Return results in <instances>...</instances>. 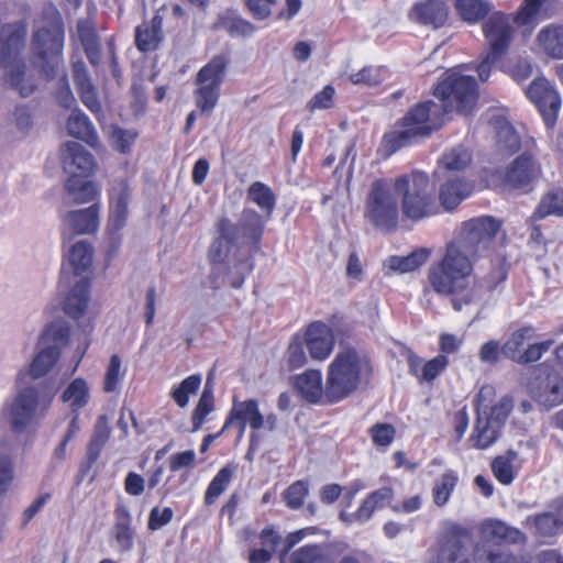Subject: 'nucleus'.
<instances>
[{
  "mask_svg": "<svg viewBox=\"0 0 563 563\" xmlns=\"http://www.w3.org/2000/svg\"><path fill=\"white\" fill-rule=\"evenodd\" d=\"M434 96L441 101L420 102L402 118L400 129L384 136V146L391 154L402 146L429 136L443 123V117L453 111L471 112L477 101L476 84L473 77L452 69L434 89Z\"/></svg>",
  "mask_w": 563,
  "mask_h": 563,
  "instance_id": "nucleus-1",
  "label": "nucleus"
},
{
  "mask_svg": "<svg viewBox=\"0 0 563 563\" xmlns=\"http://www.w3.org/2000/svg\"><path fill=\"white\" fill-rule=\"evenodd\" d=\"M479 257L460 240L448 243L442 258L429 268V282L433 290L440 295H451L452 307L462 311L471 307H479L487 297L507 277L504 260H489L492 269L482 277L483 283L467 287L474 265Z\"/></svg>",
  "mask_w": 563,
  "mask_h": 563,
  "instance_id": "nucleus-2",
  "label": "nucleus"
},
{
  "mask_svg": "<svg viewBox=\"0 0 563 563\" xmlns=\"http://www.w3.org/2000/svg\"><path fill=\"white\" fill-rule=\"evenodd\" d=\"M31 46L33 63L46 79L60 75L55 98L60 107L70 109L76 100L64 71V29L57 10L45 12V20L34 33Z\"/></svg>",
  "mask_w": 563,
  "mask_h": 563,
  "instance_id": "nucleus-3",
  "label": "nucleus"
},
{
  "mask_svg": "<svg viewBox=\"0 0 563 563\" xmlns=\"http://www.w3.org/2000/svg\"><path fill=\"white\" fill-rule=\"evenodd\" d=\"M54 396L47 383H14V391L0 406V429L14 435L27 432L45 417Z\"/></svg>",
  "mask_w": 563,
  "mask_h": 563,
  "instance_id": "nucleus-4",
  "label": "nucleus"
},
{
  "mask_svg": "<svg viewBox=\"0 0 563 563\" xmlns=\"http://www.w3.org/2000/svg\"><path fill=\"white\" fill-rule=\"evenodd\" d=\"M545 1L525 0L514 19L505 13L496 12L483 23L482 30L487 44V53L477 66L478 77L482 81L488 79L492 67L508 52L515 34L512 23L534 26Z\"/></svg>",
  "mask_w": 563,
  "mask_h": 563,
  "instance_id": "nucleus-5",
  "label": "nucleus"
},
{
  "mask_svg": "<svg viewBox=\"0 0 563 563\" xmlns=\"http://www.w3.org/2000/svg\"><path fill=\"white\" fill-rule=\"evenodd\" d=\"M268 220L266 216L251 208L242 211L238 224L222 219L218 224L219 235L209 247L210 261L230 264L238 257L242 247L257 246Z\"/></svg>",
  "mask_w": 563,
  "mask_h": 563,
  "instance_id": "nucleus-6",
  "label": "nucleus"
},
{
  "mask_svg": "<svg viewBox=\"0 0 563 563\" xmlns=\"http://www.w3.org/2000/svg\"><path fill=\"white\" fill-rule=\"evenodd\" d=\"M371 372L367 356L354 347H343L330 363L325 380V400L335 404L357 389Z\"/></svg>",
  "mask_w": 563,
  "mask_h": 563,
  "instance_id": "nucleus-7",
  "label": "nucleus"
},
{
  "mask_svg": "<svg viewBox=\"0 0 563 563\" xmlns=\"http://www.w3.org/2000/svg\"><path fill=\"white\" fill-rule=\"evenodd\" d=\"M496 391L490 385L483 386L476 398L477 419L471 435L473 446L489 448L498 439L511 409V398L504 396L495 401Z\"/></svg>",
  "mask_w": 563,
  "mask_h": 563,
  "instance_id": "nucleus-8",
  "label": "nucleus"
},
{
  "mask_svg": "<svg viewBox=\"0 0 563 563\" xmlns=\"http://www.w3.org/2000/svg\"><path fill=\"white\" fill-rule=\"evenodd\" d=\"M26 26L23 23L3 25L0 30V59L3 62L10 85L22 97H29L35 90V80L25 65L15 57L24 47Z\"/></svg>",
  "mask_w": 563,
  "mask_h": 563,
  "instance_id": "nucleus-9",
  "label": "nucleus"
},
{
  "mask_svg": "<svg viewBox=\"0 0 563 563\" xmlns=\"http://www.w3.org/2000/svg\"><path fill=\"white\" fill-rule=\"evenodd\" d=\"M394 189L401 201V211L410 220L418 221L437 213L433 190L426 173L415 170L394 180Z\"/></svg>",
  "mask_w": 563,
  "mask_h": 563,
  "instance_id": "nucleus-10",
  "label": "nucleus"
},
{
  "mask_svg": "<svg viewBox=\"0 0 563 563\" xmlns=\"http://www.w3.org/2000/svg\"><path fill=\"white\" fill-rule=\"evenodd\" d=\"M399 214L398 196L393 179H377L367 196L365 217L382 230L397 225Z\"/></svg>",
  "mask_w": 563,
  "mask_h": 563,
  "instance_id": "nucleus-11",
  "label": "nucleus"
},
{
  "mask_svg": "<svg viewBox=\"0 0 563 563\" xmlns=\"http://www.w3.org/2000/svg\"><path fill=\"white\" fill-rule=\"evenodd\" d=\"M227 65V57L217 55L197 74L196 84L198 89L195 92V100L197 107L205 113L212 112L217 106Z\"/></svg>",
  "mask_w": 563,
  "mask_h": 563,
  "instance_id": "nucleus-12",
  "label": "nucleus"
},
{
  "mask_svg": "<svg viewBox=\"0 0 563 563\" xmlns=\"http://www.w3.org/2000/svg\"><path fill=\"white\" fill-rule=\"evenodd\" d=\"M132 191L124 180L114 185L110 191V217L107 225V252L112 255L121 245L120 231L124 228L128 220V205L131 200Z\"/></svg>",
  "mask_w": 563,
  "mask_h": 563,
  "instance_id": "nucleus-13",
  "label": "nucleus"
},
{
  "mask_svg": "<svg viewBox=\"0 0 563 563\" xmlns=\"http://www.w3.org/2000/svg\"><path fill=\"white\" fill-rule=\"evenodd\" d=\"M468 536L464 529L453 525L430 550L428 563H470L466 541Z\"/></svg>",
  "mask_w": 563,
  "mask_h": 563,
  "instance_id": "nucleus-14",
  "label": "nucleus"
},
{
  "mask_svg": "<svg viewBox=\"0 0 563 563\" xmlns=\"http://www.w3.org/2000/svg\"><path fill=\"white\" fill-rule=\"evenodd\" d=\"M500 225L501 223L493 217L474 218L463 223L457 240L465 243L475 255L482 257L488 252Z\"/></svg>",
  "mask_w": 563,
  "mask_h": 563,
  "instance_id": "nucleus-15",
  "label": "nucleus"
},
{
  "mask_svg": "<svg viewBox=\"0 0 563 563\" xmlns=\"http://www.w3.org/2000/svg\"><path fill=\"white\" fill-rule=\"evenodd\" d=\"M526 93L539 109L547 126L552 128L561 108V97L555 87L545 78H537Z\"/></svg>",
  "mask_w": 563,
  "mask_h": 563,
  "instance_id": "nucleus-16",
  "label": "nucleus"
},
{
  "mask_svg": "<svg viewBox=\"0 0 563 563\" xmlns=\"http://www.w3.org/2000/svg\"><path fill=\"white\" fill-rule=\"evenodd\" d=\"M60 355L55 347L41 345L27 365L22 366L14 376L15 384H31L27 378L40 379L46 376L58 362Z\"/></svg>",
  "mask_w": 563,
  "mask_h": 563,
  "instance_id": "nucleus-17",
  "label": "nucleus"
},
{
  "mask_svg": "<svg viewBox=\"0 0 563 563\" xmlns=\"http://www.w3.org/2000/svg\"><path fill=\"white\" fill-rule=\"evenodd\" d=\"M62 164L70 177H86L96 166L92 154L74 141L65 143L62 148Z\"/></svg>",
  "mask_w": 563,
  "mask_h": 563,
  "instance_id": "nucleus-18",
  "label": "nucleus"
},
{
  "mask_svg": "<svg viewBox=\"0 0 563 563\" xmlns=\"http://www.w3.org/2000/svg\"><path fill=\"white\" fill-rule=\"evenodd\" d=\"M305 342L311 358L324 361L333 350L334 335L329 325L316 321L308 325L305 333Z\"/></svg>",
  "mask_w": 563,
  "mask_h": 563,
  "instance_id": "nucleus-19",
  "label": "nucleus"
},
{
  "mask_svg": "<svg viewBox=\"0 0 563 563\" xmlns=\"http://www.w3.org/2000/svg\"><path fill=\"white\" fill-rule=\"evenodd\" d=\"M532 398L543 407L551 408L563 402V378L555 372L537 378L530 385Z\"/></svg>",
  "mask_w": 563,
  "mask_h": 563,
  "instance_id": "nucleus-20",
  "label": "nucleus"
},
{
  "mask_svg": "<svg viewBox=\"0 0 563 563\" xmlns=\"http://www.w3.org/2000/svg\"><path fill=\"white\" fill-rule=\"evenodd\" d=\"M99 214L100 206L98 203L86 209L67 212L63 220L64 235L95 233L100 224Z\"/></svg>",
  "mask_w": 563,
  "mask_h": 563,
  "instance_id": "nucleus-21",
  "label": "nucleus"
},
{
  "mask_svg": "<svg viewBox=\"0 0 563 563\" xmlns=\"http://www.w3.org/2000/svg\"><path fill=\"white\" fill-rule=\"evenodd\" d=\"M523 533L499 520H487L481 527V541L476 545L498 547L501 542L522 543Z\"/></svg>",
  "mask_w": 563,
  "mask_h": 563,
  "instance_id": "nucleus-22",
  "label": "nucleus"
},
{
  "mask_svg": "<svg viewBox=\"0 0 563 563\" xmlns=\"http://www.w3.org/2000/svg\"><path fill=\"white\" fill-rule=\"evenodd\" d=\"M234 422L247 424L254 431L264 428V416L260 411L258 401L255 399L238 400L234 398L222 431L233 426Z\"/></svg>",
  "mask_w": 563,
  "mask_h": 563,
  "instance_id": "nucleus-23",
  "label": "nucleus"
},
{
  "mask_svg": "<svg viewBox=\"0 0 563 563\" xmlns=\"http://www.w3.org/2000/svg\"><path fill=\"white\" fill-rule=\"evenodd\" d=\"M449 18V8L443 0H424L417 2L411 11L410 19L433 29L442 27Z\"/></svg>",
  "mask_w": 563,
  "mask_h": 563,
  "instance_id": "nucleus-24",
  "label": "nucleus"
},
{
  "mask_svg": "<svg viewBox=\"0 0 563 563\" xmlns=\"http://www.w3.org/2000/svg\"><path fill=\"white\" fill-rule=\"evenodd\" d=\"M540 165L529 154L518 156L507 168L505 181L511 187H523L540 175Z\"/></svg>",
  "mask_w": 563,
  "mask_h": 563,
  "instance_id": "nucleus-25",
  "label": "nucleus"
},
{
  "mask_svg": "<svg viewBox=\"0 0 563 563\" xmlns=\"http://www.w3.org/2000/svg\"><path fill=\"white\" fill-rule=\"evenodd\" d=\"M115 522L112 528V537L119 552H129L134 545V529L129 508L119 504L114 510Z\"/></svg>",
  "mask_w": 563,
  "mask_h": 563,
  "instance_id": "nucleus-26",
  "label": "nucleus"
},
{
  "mask_svg": "<svg viewBox=\"0 0 563 563\" xmlns=\"http://www.w3.org/2000/svg\"><path fill=\"white\" fill-rule=\"evenodd\" d=\"M89 287L90 280L88 276H82L74 282L63 306L68 317L79 319L85 314L90 301Z\"/></svg>",
  "mask_w": 563,
  "mask_h": 563,
  "instance_id": "nucleus-27",
  "label": "nucleus"
},
{
  "mask_svg": "<svg viewBox=\"0 0 563 563\" xmlns=\"http://www.w3.org/2000/svg\"><path fill=\"white\" fill-rule=\"evenodd\" d=\"M336 548L333 543L306 544L289 554L282 553L280 563H329Z\"/></svg>",
  "mask_w": 563,
  "mask_h": 563,
  "instance_id": "nucleus-28",
  "label": "nucleus"
},
{
  "mask_svg": "<svg viewBox=\"0 0 563 563\" xmlns=\"http://www.w3.org/2000/svg\"><path fill=\"white\" fill-rule=\"evenodd\" d=\"M92 257L93 250L89 243L85 241L76 242L67 253L63 275H66L67 267H69L77 279L82 276H88L87 273L92 264Z\"/></svg>",
  "mask_w": 563,
  "mask_h": 563,
  "instance_id": "nucleus-29",
  "label": "nucleus"
},
{
  "mask_svg": "<svg viewBox=\"0 0 563 563\" xmlns=\"http://www.w3.org/2000/svg\"><path fill=\"white\" fill-rule=\"evenodd\" d=\"M445 183L440 187V200L442 206L448 209H454L473 191V185L459 176L444 177Z\"/></svg>",
  "mask_w": 563,
  "mask_h": 563,
  "instance_id": "nucleus-30",
  "label": "nucleus"
},
{
  "mask_svg": "<svg viewBox=\"0 0 563 563\" xmlns=\"http://www.w3.org/2000/svg\"><path fill=\"white\" fill-rule=\"evenodd\" d=\"M527 525L540 537H553L563 529V499L558 501L555 511H548L527 518Z\"/></svg>",
  "mask_w": 563,
  "mask_h": 563,
  "instance_id": "nucleus-31",
  "label": "nucleus"
},
{
  "mask_svg": "<svg viewBox=\"0 0 563 563\" xmlns=\"http://www.w3.org/2000/svg\"><path fill=\"white\" fill-rule=\"evenodd\" d=\"M295 385L302 398L309 402L317 404L325 398V385L318 369H308L298 375Z\"/></svg>",
  "mask_w": 563,
  "mask_h": 563,
  "instance_id": "nucleus-32",
  "label": "nucleus"
},
{
  "mask_svg": "<svg viewBox=\"0 0 563 563\" xmlns=\"http://www.w3.org/2000/svg\"><path fill=\"white\" fill-rule=\"evenodd\" d=\"M471 153L464 147H454L443 153L434 170L437 178L452 176L451 174L464 170L471 163Z\"/></svg>",
  "mask_w": 563,
  "mask_h": 563,
  "instance_id": "nucleus-33",
  "label": "nucleus"
},
{
  "mask_svg": "<svg viewBox=\"0 0 563 563\" xmlns=\"http://www.w3.org/2000/svg\"><path fill=\"white\" fill-rule=\"evenodd\" d=\"M489 122L496 130L497 146L501 152L511 154L520 147V139L509 121L503 114H492Z\"/></svg>",
  "mask_w": 563,
  "mask_h": 563,
  "instance_id": "nucleus-34",
  "label": "nucleus"
},
{
  "mask_svg": "<svg viewBox=\"0 0 563 563\" xmlns=\"http://www.w3.org/2000/svg\"><path fill=\"white\" fill-rule=\"evenodd\" d=\"M69 135L86 142L90 146L98 144L99 137L89 118L78 109H75L67 120Z\"/></svg>",
  "mask_w": 563,
  "mask_h": 563,
  "instance_id": "nucleus-35",
  "label": "nucleus"
},
{
  "mask_svg": "<svg viewBox=\"0 0 563 563\" xmlns=\"http://www.w3.org/2000/svg\"><path fill=\"white\" fill-rule=\"evenodd\" d=\"M60 400L66 404L71 412H79L90 401V386L82 377L73 379L60 395Z\"/></svg>",
  "mask_w": 563,
  "mask_h": 563,
  "instance_id": "nucleus-36",
  "label": "nucleus"
},
{
  "mask_svg": "<svg viewBox=\"0 0 563 563\" xmlns=\"http://www.w3.org/2000/svg\"><path fill=\"white\" fill-rule=\"evenodd\" d=\"M163 20L155 15L150 22H144L136 27L135 44L142 52H151L157 48L163 38Z\"/></svg>",
  "mask_w": 563,
  "mask_h": 563,
  "instance_id": "nucleus-37",
  "label": "nucleus"
},
{
  "mask_svg": "<svg viewBox=\"0 0 563 563\" xmlns=\"http://www.w3.org/2000/svg\"><path fill=\"white\" fill-rule=\"evenodd\" d=\"M538 47L548 56L563 58V26L549 24L537 35Z\"/></svg>",
  "mask_w": 563,
  "mask_h": 563,
  "instance_id": "nucleus-38",
  "label": "nucleus"
},
{
  "mask_svg": "<svg viewBox=\"0 0 563 563\" xmlns=\"http://www.w3.org/2000/svg\"><path fill=\"white\" fill-rule=\"evenodd\" d=\"M394 497V490L390 487H382L372 492L354 511V518L358 523L367 522L373 514L384 508Z\"/></svg>",
  "mask_w": 563,
  "mask_h": 563,
  "instance_id": "nucleus-39",
  "label": "nucleus"
},
{
  "mask_svg": "<svg viewBox=\"0 0 563 563\" xmlns=\"http://www.w3.org/2000/svg\"><path fill=\"white\" fill-rule=\"evenodd\" d=\"M69 325L65 320L48 323L40 335V345L55 347L59 353L69 340Z\"/></svg>",
  "mask_w": 563,
  "mask_h": 563,
  "instance_id": "nucleus-40",
  "label": "nucleus"
},
{
  "mask_svg": "<svg viewBox=\"0 0 563 563\" xmlns=\"http://www.w3.org/2000/svg\"><path fill=\"white\" fill-rule=\"evenodd\" d=\"M247 199L260 208L261 214L271 219L276 206V196L271 187L262 181H254L247 189Z\"/></svg>",
  "mask_w": 563,
  "mask_h": 563,
  "instance_id": "nucleus-41",
  "label": "nucleus"
},
{
  "mask_svg": "<svg viewBox=\"0 0 563 563\" xmlns=\"http://www.w3.org/2000/svg\"><path fill=\"white\" fill-rule=\"evenodd\" d=\"M429 257V252L424 249L416 250L407 256H390L384 263V266L393 273H410L423 265Z\"/></svg>",
  "mask_w": 563,
  "mask_h": 563,
  "instance_id": "nucleus-42",
  "label": "nucleus"
},
{
  "mask_svg": "<svg viewBox=\"0 0 563 563\" xmlns=\"http://www.w3.org/2000/svg\"><path fill=\"white\" fill-rule=\"evenodd\" d=\"M454 7L460 18L475 24L484 19L490 11V5L484 0H454Z\"/></svg>",
  "mask_w": 563,
  "mask_h": 563,
  "instance_id": "nucleus-43",
  "label": "nucleus"
},
{
  "mask_svg": "<svg viewBox=\"0 0 563 563\" xmlns=\"http://www.w3.org/2000/svg\"><path fill=\"white\" fill-rule=\"evenodd\" d=\"M474 563H519V559L501 545L485 548L475 545L473 553Z\"/></svg>",
  "mask_w": 563,
  "mask_h": 563,
  "instance_id": "nucleus-44",
  "label": "nucleus"
},
{
  "mask_svg": "<svg viewBox=\"0 0 563 563\" xmlns=\"http://www.w3.org/2000/svg\"><path fill=\"white\" fill-rule=\"evenodd\" d=\"M389 78V71L384 66H365L362 69L351 73L349 80L353 85H362L366 87H377Z\"/></svg>",
  "mask_w": 563,
  "mask_h": 563,
  "instance_id": "nucleus-45",
  "label": "nucleus"
},
{
  "mask_svg": "<svg viewBox=\"0 0 563 563\" xmlns=\"http://www.w3.org/2000/svg\"><path fill=\"white\" fill-rule=\"evenodd\" d=\"M66 189L75 203H86L98 195L97 186L84 177H69Z\"/></svg>",
  "mask_w": 563,
  "mask_h": 563,
  "instance_id": "nucleus-46",
  "label": "nucleus"
},
{
  "mask_svg": "<svg viewBox=\"0 0 563 563\" xmlns=\"http://www.w3.org/2000/svg\"><path fill=\"white\" fill-rule=\"evenodd\" d=\"M236 471V466L227 465L222 467L212 478L205 493V504L212 505L219 496L228 488L232 477Z\"/></svg>",
  "mask_w": 563,
  "mask_h": 563,
  "instance_id": "nucleus-47",
  "label": "nucleus"
},
{
  "mask_svg": "<svg viewBox=\"0 0 563 563\" xmlns=\"http://www.w3.org/2000/svg\"><path fill=\"white\" fill-rule=\"evenodd\" d=\"M457 482V473L453 470L446 471L439 479L435 481L432 495L433 501L438 507H442L448 504Z\"/></svg>",
  "mask_w": 563,
  "mask_h": 563,
  "instance_id": "nucleus-48",
  "label": "nucleus"
},
{
  "mask_svg": "<svg viewBox=\"0 0 563 563\" xmlns=\"http://www.w3.org/2000/svg\"><path fill=\"white\" fill-rule=\"evenodd\" d=\"M213 409V390L212 386L210 385V377H208L203 391L192 412L191 422L194 432L200 430L206 421L207 416L211 413Z\"/></svg>",
  "mask_w": 563,
  "mask_h": 563,
  "instance_id": "nucleus-49",
  "label": "nucleus"
},
{
  "mask_svg": "<svg viewBox=\"0 0 563 563\" xmlns=\"http://www.w3.org/2000/svg\"><path fill=\"white\" fill-rule=\"evenodd\" d=\"M11 450L12 444L9 440H0V495L9 490L14 478Z\"/></svg>",
  "mask_w": 563,
  "mask_h": 563,
  "instance_id": "nucleus-50",
  "label": "nucleus"
},
{
  "mask_svg": "<svg viewBox=\"0 0 563 563\" xmlns=\"http://www.w3.org/2000/svg\"><path fill=\"white\" fill-rule=\"evenodd\" d=\"M518 454L515 451H508L505 455L497 456L492 463V471L496 479L503 485L512 483L516 474L514 462Z\"/></svg>",
  "mask_w": 563,
  "mask_h": 563,
  "instance_id": "nucleus-51",
  "label": "nucleus"
},
{
  "mask_svg": "<svg viewBox=\"0 0 563 563\" xmlns=\"http://www.w3.org/2000/svg\"><path fill=\"white\" fill-rule=\"evenodd\" d=\"M537 336L536 329L531 325L522 327L515 331L509 340L504 344V354L512 361L519 356L526 342Z\"/></svg>",
  "mask_w": 563,
  "mask_h": 563,
  "instance_id": "nucleus-52",
  "label": "nucleus"
},
{
  "mask_svg": "<svg viewBox=\"0 0 563 563\" xmlns=\"http://www.w3.org/2000/svg\"><path fill=\"white\" fill-rule=\"evenodd\" d=\"M552 214L563 216V189H553L544 195L533 217L543 219Z\"/></svg>",
  "mask_w": 563,
  "mask_h": 563,
  "instance_id": "nucleus-53",
  "label": "nucleus"
},
{
  "mask_svg": "<svg viewBox=\"0 0 563 563\" xmlns=\"http://www.w3.org/2000/svg\"><path fill=\"white\" fill-rule=\"evenodd\" d=\"M217 27L224 30L232 37H250L256 32V26L241 16H223Z\"/></svg>",
  "mask_w": 563,
  "mask_h": 563,
  "instance_id": "nucleus-54",
  "label": "nucleus"
},
{
  "mask_svg": "<svg viewBox=\"0 0 563 563\" xmlns=\"http://www.w3.org/2000/svg\"><path fill=\"white\" fill-rule=\"evenodd\" d=\"M110 437V427L104 416L98 418L95 426L93 434L88 445L87 454L90 462L97 461L102 448Z\"/></svg>",
  "mask_w": 563,
  "mask_h": 563,
  "instance_id": "nucleus-55",
  "label": "nucleus"
},
{
  "mask_svg": "<svg viewBox=\"0 0 563 563\" xmlns=\"http://www.w3.org/2000/svg\"><path fill=\"white\" fill-rule=\"evenodd\" d=\"M201 380L202 376L200 374H192L173 388L170 396L178 407L185 408L188 405L189 397L197 393Z\"/></svg>",
  "mask_w": 563,
  "mask_h": 563,
  "instance_id": "nucleus-56",
  "label": "nucleus"
},
{
  "mask_svg": "<svg viewBox=\"0 0 563 563\" xmlns=\"http://www.w3.org/2000/svg\"><path fill=\"white\" fill-rule=\"evenodd\" d=\"M139 133L132 129H122L118 125H111L109 139L111 145L120 153L126 154L131 151Z\"/></svg>",
  "mask_w": 563,
  "mask_h": 563,
  "instance_id": "nucleus-57",
  "label": "nucleus"
},
{
  "mask_svg": "<svg viewBox=\"0 0 563 563\" xmlns=\"http://www.w3.org/2000/svg\"><path fill=\"white\" fill-rule=\"evenodd\" d=\"M125 371H122V362L118 354H113L110 357L104 379H103V390L106 393H113L120 386Z\"/></svg>",
  "mask_w": 563,
  "mask_h": 563,
  "instance_id": "nucleus-58",
  "label": "nucleus"
},
{
  "mask_svg": "<svg viewBox=\"0 0 563 563\" xmlns=\"http://www.w3.org/2000/svg\"><path fill=\"white\" fill-rule=\"evenodd\" d=\"M308 494V484L303 481L292 483L284 493V500L288 508L299 509Z\"/></svg>",
  "mask_w": 563,
  "mask_h": 563,
  "instance_id": "nucleus-59",
  "label": "nucleus"
},
{
  "mask_svg": "<svg viewBox=\"0 0 563 563\" xmlns=\"http://www.w3.org/2000/svg\"><path fill=\"white\" fill-rule=\"evenodd\" d=\"M307 362V356L303 347V339L299 335H294L290 340L287 350V363L291 369L302 367Z\"/></svg>",
  "mask_w": 563,
  "mask_h": 563,
  "instance_id": "nucleus-60",
  "label": "nucleus"
},
{
  "mask_svg": "<svg viewBox=\"0 0 563 563\" xmlns=\"http://www.w3.org/2000/svg\"><path fill=\"white\" fill-rule=\"evenodd\" d=\"M554 340H545L543 342L529 344L527 349L519 353V356L514 361L518 363H531L540 360L542 355L549 351Z\"/></svg>",
  "mask_w": 563,
  "mask_h": 563,
  "instance_id": "nucleus-61",
  "label": "nucleus"
},
{
  "mask_svg": "<svg viewBox=\"0 0 563 563\" xmlns=\"http://www.w3.org/2000/svg\"><path fill=\"white\" fill-rule=\"evenodd\" d=\"M335 90L331 85H327L321 91L317 92L308 102L307 108L313 112L316 110L329 109L333 106Z\"/></svg>",
  "mask_w": 563,
  "mask_h": 563,
  "instance_id": "nucleus-62",
  "label": "nucleus"
},
{
  "mask_svg": "<svg viewBox=\"0 0 563 563\" xmlns=\"http://www.w3.org/2000/svg\"><path fill=\"white\" fill-rule=\"evenodd\" d=\"M449 360L445 355H438L426 362L421 368L420 380L432 382L448 366Z\"/></svg>",
  "mask_w": 563,
  "mask_h": 563,
  "instance_id": "nucleus-63",
  "label": "nucleus"
},
{
  "mask_svg": "<svg viewBox=\"0 0 563 563\" xmlns=\"http://www.w3.org/2000/svg\"><path fill=\"white\" fill-rule=\"evenodd\" d=\"M76 36L82 47L98 43V36L90 19H82L77 22Z\"/></svg>",
  "mask_w": 563,
  "mask_h": 563,
  "instance_id": "nucleus-64",
  "label": "nucleus"
}]
</instances>
